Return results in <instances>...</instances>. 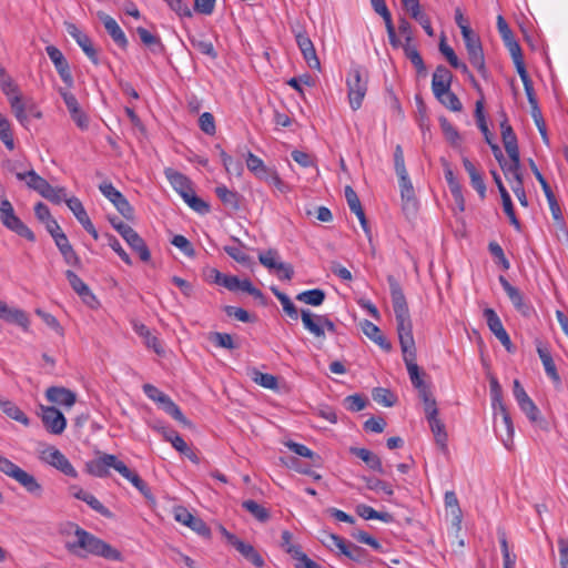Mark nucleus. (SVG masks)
<instances>
[{
    "label": "nucleus",
    "instance_id": "nucleus-1",
    "mask_svg": "<svg viewBox=\"0 0 568 568\" xmlns=\"http://www.w3.org/2000/svg\"><path fill=\"white\" fill-rule=\"evenodd\" d=\"M387 281L390 290V297L396 318L399 345L403 353V361L406 365L407 373L413 386L416 389H419L427 385L423 381L420 369L416 363V347L413 336V324L406 297L399 283L395 280L394 276H388Z\"/></svg>",
    "mask_w": 568,
    "mask_h": 568
},
{
    "label": "nucleus",
    "instance_id": "nucleus-2",
    "mask_svg": "<svg viewBox=\"0 0 568 568\" xmlns=\"http://www.w3.org/2000/svg\"><path fill=\"white\" fill-rule=\"evenodd\" d=\"M387 281L390 290V297L396 318L399 345L403 353V361L406 365L407 373L413 386L416 389H419L427 385L423 381L420 369L416 363V347L413 336V324L406 297L399 283L395 280L394 276H388Z\"/></svg>",
    "mask_w": 568,
    "mask_h": 568
},
{
    "label": "nucleus",
    "instance_id": "nucleus-3",
    "mask_svg": "<svg viewBox=\"0 0 568 568\" xmlns=\"http://www.w3.org/2000/svg\"><path fill=\"white\" fill-rule=\"evenodd\" d=\"M387 281L390 290V297L396 318L399 345L403 353V361L406 365L407 373L413 386L416 389H419L427 385L423 381L420 369L416 363V347L413 336V324L406 297L399 283L395 280L394 276H388Z\"/></svg>",
    "mask_w": 568,
    "mask_h": 568
},
{
    "label": "nucleus",
    "instance_id": "nucleus-4",
    "mask_svg": "<svg viewBox=\"0 0 568 568\" xmlns=\"http://www.w3.org/2000/svg\"><path fill=\"white\" fill-rule=\"evenodd\" d=\"M73 539L65 542V548L78 557L94 555L110 560H121V552L111 545L84 530L78 525L71 524Z\"/></svg>",
    "mask_w": 568,
    "mask_h": 568
},
{
    "label": "nucleus",
    "instance_id": "nucleus-5",
    "mask_svg": "<svg viewBox=\"0 0 568 568\" xmlns=\"http://www.w3.org/2000/svg\"><path fill=\"white\" fill-rule=\"evenodd\" d=\"M368 74L365 69L354 65L346 77L347 97L352 110H358L367 92Z\"/></svg>",
    "mask_w": 568,
    "mask_h": 568
},
{
    "label": "nucleus",
    "instance_id": "nucleus-6",
    "mask_svg": "<svg viewBox=\"0 0 568 568\" xmlns=\"http://www.w3.org/2000/svg\"><path fill=\"white\" fill-rule=\"evenodd\" d=\"M0 221L4 227L17 235L30 241H36L34 233L16 214L13 205L8 199L0 202Z\"/></svg>",
    "mask_w": 568,
    "mask_h": 568
},
{
    "label": "nucleus",
    "instance_id": "nucleus-7",
    "mask_svg": "<svg viewBox=\"0 0 568 568\" xmlns=\"http://www.w3.org/2000/svg\"><path fill=\"white\" fill-rule=\"evenodd\" d=\"M109 221L128 245L139 254L141 261L149 262L151 253L144 240L129 224L120 221L118 217H110Z\"/></svg>",
    "mask_w": 568,
    "mask_h": 568
},
{
    "label": "nucleus",
    "instance_id": "nucleus-8",
    "mask_svg": "<svg viewBox=\"0 0 568 568\" xmlns=\"http://www.w3.org/2000/svg\"><path fill=\"white\" fill-rule=\"evenodd\" d=\"M463 40L468 54L470 64L478 71V73L487 79L488 70L485 64V57L479 37L471 30L463 28Z\"/></svg>",
    "mask_w": 568,
    "mask_h": 568
},
{
    "label": "nucleus",
    "instance_id": "nucleus-9",
    "mask_svg": "<svg viewBox=\"0 0 568 568\" xmlns=\"http://www.w3.org/2000/svg\"><path fill=\"white\" fill-rule=\"evenodd\" d=\"M326 546L332 549H337L341 555H344L352 561L361 564L367 560V551L364 548L337 535H328Z\"/></svg>",
    "mask_w": 568,
    "mask_h": 568
},
{
    "label": "nucleus",
    "instance_id": "nucleus-10",
    "mask_svg": "<svg viewBox=\"0 0 568 568\" xmlns=\"http://www.w3.org/2000/svg\"><path fill=\"white\" fill-rule=\"evenodd\" d=\"M101 193L115 206L119 213L126 220L134 217V210L124 195L112 183L103 182L99 185Z\"/></svg>",
    "mask_w": 568,
    "mask_h": 568
},
{
    "label": "nucleus",
    "instance_id": "nucleus-11",
    "mask_svg": "<svg viewBox=\"0 0 568 568\" xmlns=\"http://www.w3.org/2000/svg\"><path fill=\"white\" fill-rule=\"evenodd\" d=\"M402 209L407 216L415 215L418 211V200L415 195L413 183L407 173L398 174Z\"/></svg>",
    "mask_w": 568,
    "mask_h": 568
},
{
    "label": "nucleus",
    "instance_id": "nucleus-12",
    "mask_svg": "<svg viewBox=\"0 0 568 568\" xmlns=\"http://www.w3.org/2000/svg\"><path fill=\"white\" fill-rule=\"evenodd\" d=\"M109 468H113L121 474L125 471V464L115 455L111 454H103L88 464L89 473L100 478H103L109 474Z\"/></svg>",
    "mask_w": 568,
    "mask_h": 568
},
{
    "label": "nucleus",
    "instance_id": "nucleus-13",
    "mask_svg": "<svg viewBox=\"0 0 568 568\" xmlns=\"http://www.w3.org/2000/svg\"><path fill=\"white\" fill-rule=\"evenodd\" d=\"M41 420L45 429L54 435H60L67 427V419L64 415L54 406H40Z\"/></svg>",
    "mask_w": 568,
    "mask_h": 568
},
{
    "label": "nucleus",
    "instance_id": "nucleus-14",
    "mask_svg": "<svg viewBox=\"0 0 568 568\" xmlns=\"http://www.w3.org/2000/svg\"><path fill=\"white\" fill-rule=\"evenodd\" d=\"M513 393L520 410L531 423H538L540 420V412L518 379L514 381Z\"/></svg>",
    "mask_w": 568,
    "mask_h": 568
},
{
    "label": "nucleus",
    "instance_id": "nucleus-15",
    "mask_svg": "<svg viewBox=\"0 0 568 568\" xmlns=\"http://www.w3.org/2000/svg\"><path fill=\"white\" fill-rule=\"evenodd\" d=\"M10 105L14 116L23 126H27L29 116L36 119L42 118V112L37 106V104L31 101L24 103L19 94H16L12 98H10Z\"/></svg>",
    "mask_w": 568,
    "mask_h": 568
},
{
    "label": "nucleus",
    "instance_id": "nucleus-16",
    "mask_svg": "<svg viewBox=\"0 0 568 568\" xmlns=\"http://www.w3.org/2000/svg\"><path fill=\"white\" fill-rule=\"evenodd\" d=\"M495 416V432L497 436L501 439L504 446L507 449L511 448L513 438H514V424L511 417L506 407H501L498 410V416Z\"/></svg>",
    "mask_w": 568,
    "mask_h": 568
},
{
    "label": "nucleus",
    "instance_id": "nucleus-17",
    "mask_svg": "<svg viewBox=\"0 0 568 568\" xmlns=\"http://www.w3.org/2000/svg\"><path fill=\"white\" fill-rule=\"evenodd\" d=\"M500 133L505 150L510 159V163L520 162L519 148L517 136L508 123L507 115L503 112V121L500 122Z\"/></svg>",
    "mask_w": 568,
    "mask_h": 568
},
{
    "label": "nucleus",
    "instance_id": "nucleus-18",
    "mask_svg": "<svg viewBox=\"0 0 568 568\" xmlns=\"http://www.w3.org/2000/svg\"><path fill=\"white\" fill-rule=\"evenodd\" d=\"M65 30L69 36L78 43V45L82 49L85 55L91 60L95 65L99 64L98 52L93 47V43L88 34L82 32L74 23L65 22Z\"/></svg>",
    "mask_w": 568,
    "mask_h": 568
},
{
    "label": "nucleus",
    "instance_id": "nucleus-19",
    "mask_svg": "<svg viewBox=\"0 0 568 568\" xmlns=\"http://www.w3.org/2000/svg\"><path fill=\"white\" fill-rule=\"evenodd\" d=\"M43 459L49 465L53 466L65 476L75 478L78 476V471L69 462V459L57 448L49 447L43 452Z\"/></svg>",
    "mask_w": 568,
    "mask_h": 568
},
{
    "label": "nucleus",
    "instance_id": "nucleus-20",
    "mask_svg": "<svg viewBox=\"0 0 568 568\" xmlns=\"http://www.w3.org/2000/svg\"><path fill=\"white\" fill-rule=\"evenodd\" d=\"M484 317L487 322L488 328L490 332L496 336V338L503 344V346L510 352L511 351V341L504 328V325L497 315V313L493 308H485L484 310Z\"/></svg>",
    "mask_w": 568,
    "mask_h": 568
},
{
    "label": "nucleus",
    "instance_id": "nucleus-21",
    "mask_svg": "<svg viewBox=\"0 0 568 568\" xmlns=\"http://www.w3.org/2000/svg\"><path fill=\"white\" fill-rule=\"evenodd\" d=\"M65 204L72 211V213L74 214L75 219L83 226V229L90 235H92V237L94 240H98V237H99L98 231L94 227L93 223L91 222V220H90V217H89V215H88L83 204L81 203V201L78 197L72 196V197L65 200Z\"/></svg>",
    "mask_w": 568,
    "mask_h": 568
},
{
    "label": "nucleus",
    "instance_id": "nucleus-22",
    "mask_svg": "<svg viewBox=\"0 0 568 568\" xmlns=\"http://www.w3.org/2000/svg\"><path fill=\"white\" fill-rule=\"evenodd\" d=\"M224 534L230 541V544L248 561H251L255 567H263L264 559L262 556L254 549V547L250 544H246L239 539L235 535L227 532L224 529Z\"/></svg>",
    "mask_w": 568,
    "mask_h": 568
},
{
    "label": "nucleus",
    "instance_id": "nucleus-23",
    "mask_svg": "<svg viewBox=\"0 0 568 568\" xmlns=\"http://www.w3.org/2000/svg\"><path fill=\"white\" fill-rule=\"evenodd\" d=\"M65 277L73 291L87 305L93 308L99 304L95 295L91 292L89 286L73 271H65Z\"/></svg>",
    "mask_w": 568,
    "mask_h": 568
},
{
    "label": "nucleus",
    "instance_id": "nucleus-24",
    "mask_svg": "<svg viewBox=\"0 0 568 568\" xmlns=\"http://www.w3.org/2000/svg\"><path fill=\"white\" fill-rule=\"evenodd\" d=\"M404 10L416 20L425 30L427 36H434V29L430 23L429 17L422 10L419 0H400Z\"/></svg>",
    "mask_w": 568,
    "mask_h": 568
},
{
    "label": "nucleus",
    "instance_id": "nucleus-25",
    "mask_svg": "<svg viewBox=\"0 0 568 568\" xmlns=\"http://www.w3.org/2000/svg\"><path fill=\"white\" fill-rule=\"evenodd\" d=\"M499 283L514 307L525 316L530 315L532 311L531 306L525 302L523 293L517 287L513 286L503 275L499 276Z\"/></svg>",
    "mask_w": 568,
    "mask_h": 568
},
{
    "label": "nucleus",
    "instance_id": "nucleus-26",
    "mask_svg": "<svg viewBox=\"0 0 568 568\" xmlns=\"http://www.w3.org/2000/svg\"><path fill=\"white\" fill-rule=\"evenodd\" d=\"M164 174L171 186L180 194L183 200L194 191L192 181L186 175L175 171L172 168H166L164 170Z\"/></svg>",
    "mask_w": 568,
    "mask_h": 568
},
{
    "label": "nucleus",
    "instance_id": "nucleus-27",
    "mask_svg": "<svg viewBox=\"0 0 568 568\" xmlns=\"http://www.w3.org/2000/svg\"><path fill=\"white\" fill-rule=\"evenodd\" d=\"M98 17L103 23L106 32L112 38V40L121 49H126L129 44L128 38L123 30L120 28L119 23L115 21V19L102 11L98 12Z\"/></svg>",
    "mask_w": 568,
    "mask_h": 568
},
{
    "label": "nucleus",
    "instance_id": "nucleus-28",
    "mask_svg": "<svg viewBox=\"0 0 568 568\" xmlns=\"http://www.w3.org/2000/svg\"><path fill=\"white\" fill-rule=\"evenodd\" d=\"M0 318L12 324H17L23 331L29 329L30 321L28 314L16 307H10L6 302L0 301Z\"/></svg>",
    "mask_w": 568,
    "mask_h": 568
},
{
    "label": "nucleus",
    "instance_id": "nucleus-29",
    "mask_svg": "<svg viewBox=\"0 0 568 568\" xmlns=\"http://www.w3.org/2000/svg\"><path fill=\"white\" fill-rule=\"evenodd\" d=\"M45 397L50 403L71 408L77 402L74 392L60 386H51L45 390Z\"/></svg>",
    "mask_w": 568,
    "mask_h": 568
},
{
    "label": "nucleus",
    "instance_id": "nucleus-30",
    "mask_svg": "<svg viewBox=\"0 0 568 568\" xmlns=\"http://www.w3.org/2000/svg\"><path fill=\"white\" fill-rule=\"evenodd\" d=\"M452 72L445 65H438L433 73L432 90L435 97L445 94L450 89Z\"/></svg>",
    "mask_w": 568,
    "mask_h": 568
},
{
    "label": "nucleus",
    "instance_id": "nucleus-31",
    "mask_svg": "<svg viewBox=\"0 0 568 568\" xmlns=\"http://www.w3.org/2000/svg\"><path fill=\"white\" fill-rule=\"evenodd\" d=\"M296 43L308 67L312 69H318L321 62L317 58L316 50L310 37L306 33L300 32L296 34Z\"/></svg>",
    "mask_w": 568,
    "mask_h": 568
},
{
    "label": "nucleus",
    "instance_id": "nucleus-32",
    "mask_svg": "<svg viewBox=\"0 0 568 568\" xmlns=\"http://www.w3.org/2000/svg\"><path fill=\"white\" fill-rule=\"evenodd\" d=\"M463 165L469 175L471 186L476 190L480 199H485L487 189L483 173L468 158H463Z\"/></svg>",
    "mask_w": 568,
    "mask_h": 568
},
{
    "label": "nucleus",
    "instance_id": "nucleus-33",
    "mask_svg": "<svg viewBox=\"0 0 568 568\" xmlns=\"http://www.w3.org/2000/svg\"><path fill=\"white\" fill-rule=\"evenodd\" d=\"M320 317H324V315L314 314L310 310H301V318L304 328L314 337L325 339V332L323 329V323H320Z\"/></svg>",
    "mask_w": 568,
    "mask_h": 568
},
{
    "label": "nucleus",
    "instance_id": "nucleus-34",
    "mask_svg": "<svg viewBox=\"0 0 568 568\" xmlns=\"http://www.w3.org/2000/svg\"><path fill=\"white\" fill-rule=\"evenodd\" d=\"M349 452L351 454L362 459L369 469L381 475L387 474L385 468L383 467L382 459L373 452L361 447H351Z\"/></svg>",
    "mask_w": 568,
    "mask_h": 568
},
{
    "label": "nucleus",
    "instance_id": "nucleus-35",
    "mask_svg": "<svg viewBox=\"0 0 568 568\" xmlns=\"http://www.w3.org/2000/svg\"><path fill=\"white\" fill-rule=\"evenodd\" d=\"M17 179L19 181H24L28 187L37 191L40 195L48 191V186L50 185V183L40 176L33 169H29L24 172H17Z\"/></svg>",
    "mask_w": 568,
    "mask_h": 568
},
{
    "label": "nucleus",
    "instance_id": "nucleus-36",
    "mask_svg": "<svg viewBox=\"0 0 568 568\" xmlns=\"http://www.w3.org/2000/svg\"><path fill=\"white\" fill-rule=\"evenodd\" d=\"M363 333L375 344H377L382 349L389 352L392 349V344L387 341V338L383 335L382 331L374 323L365 320L362 323Z\"/></svg>",
    "mask_w": 568,
    "mask_h": 568
},
{
    "label": "nucleus",
    "instance_id": "nucleus-37",
    "mask_svg": "<svg viewBox=\"0 0 568 568\" xmlns=\"http://www.w3.org/2000/svg\"><path fill=\"white\" fill-rule=\"evenodd\" d=\"M14 480L19 483L29 494L34 497H41L43 488L37 478L28 471L21 469Z\"/></svg>",
    "mask_w": 568,
    "mask_h": 568
},
{
    "label": "nucleus",
    "instance_id": "nucleus-38",
    "mask_svg": "<svg viewBox=\"0 0 568 568\" xmlns=\"http://www.w3.org/2000/svg\"><path fill=\"white\" fill-rule=\"evenodd\" d=\"M14 480L19 483L29 494L34 497H41L43 488L37 478L28 471L21 469Z\"/></svg>",
    "mask_w": 568,
    "mask_h": 568
},
{
    "label": "nucleus",
    "instance_id": "nucleus-39",
    "mask_svg": "<svg viewBox=\"0 0 568 568\" xmlns=\"http://www.w3.org/2000/svg\"><path fill=\"white\" fill-rule=\"evenodd\" d=\"M430 430L434 435L436 445L440 448L443 453H447L448 446H447V433L444 423L436 417H432L427 419Z\"/></svg>",
    "mask_w": 568,
    "mask_h": 568
},
{
    "label": "nucleus",
    "instance_id": "nucleus-40",
    "mask_svg": "<svg viewBox=\"0 0 568 568\" xmlns=\"http://www.w3.org/2000/svg\"><path fill=\"white\" fill-rule=\"evenodd\" d=\"M57 247L59 248L61 255L64 258V262L71 266H79L81 261L72 245L70 244L67 235H60L54 241Z\"/></svg>",
    "mask_w": 568,
    "mask_h": 568
},
{
    "label": "nucleus",
    "instance_id": "nucleus-41",
    "mask_svg": "<svg viewBox=\"0 0 568 568\" xmlns=\"http://www.w3.org/2000/svg\"><path fill=\"white\" fill-rule=\"evenodd\" d=\"M215 194L225 206L234 211L240 209L241 195L236 191H232L222 184L215 187Z\"/></svg>",
    "mask_w": 568,
    "mask_h": 568
},
{
    "label": "nucleus",
    "instance_id": "nucleus-42",
    "mask_svg": "<svg viewBox=\"0 0 568 568\" xmlns=\"http://www.w3.org/2000/svg\"><path fill=\"white\" fill-rule=\"evenodd\" d=\"M189 41L200 53L210 57L212 60L217 58V52L214 49L212 41L204 36H189Z\"/></svg>",
    "mask_w": 568,
    "mask_h": 568
},
{
    "label": "nucleus",
    "instance_id": "nucleus-43",
    "mask_svg": "<svg viewBox=\"0 0 568 568\" xmlns=\"http://www.w3.org/2000/svg\"><path fill=\"white\" fill-rule=\"evenodd\" d=\"M0 408L8 417L23 424L24 426L30 425L29 417L13 402L0 398Z\"/></svg>",
    "mask_w": 568,
    "mask_h": 568
},
{
    "label": "nucleus",
    "instance_id": "nucleus-44",
    "mask_svg": "<svg viewBox=\"0 0 568 568\" xmlns=\"http://www.w3.org/2000/svg\"><path fill=\"white\" fill-rule=\"evenodd\" d=\"M537 353L539 355V358L544 365L546 374L556 383L560 382V377L557 373V368L555 365V362L551 357V354L547 347L538 346Z\"/></svg>",
    "mask_w": 568,
    "mask_h": 568
},
{
    "label": "nucleus",
    "instance_id": "nucleus-45",
    "mask_svg": "<svg viewBox=\"0 0 568 568\" xmlns=\"http://www.w3.org/2000/svg\"><path fill=\"white\" fill-rule=\"evenodd\" d=\"M444 174L453 197L459 204L460 210H464V196L460 183L449 166H446Z\"/></svg>",
    "mask_w": 568,
    "mask_h": 568
},
{
    "label": "nucleus",
    "instance_id": "nucleus-46",
    "mask_svg": "<svg viewBox=\"0 0 568 568\" xmlns=\"http://www.w3.org/2000/svg\"><path fill=\"white\" fill-rule=\"evenodd\" d=\"M136 33L139 34L142 43L150 48L153 53H161L164 50V47L161 42L160 37L152 34L149 30L143 27L136 28Z\"/></svg>",
    "mask_w": 568,
    "mask_h": 568
},
{
    "label": "nucleus",
    "instance_id": "nucleus-47",
    "mask_svg": "<svg viewBox=\"0 0 568 568\" xmlns=\"http://www.w3.org/2000/svg\"><path fill=\"white\" fill-rule=\"evenodd\" d=\"M506 179L511 184V190L514 193H518L520 191H524V184H523V176L520 173V162L510 163V166L505 169L504 172Z\"/></svg>",
    "mask_w": 568,
    "mask_h": 568
},
{
    "label": "nucleus",
    "instance_id": "nucleus-48",
    "mask_svg": "<svg viewBox=\"0 0 568 568\" xmlns=\"http://www.w3.org/2000/svg\"><path fill=\"white\" fill-rule=\"evenodd\" d=\"M361 478L365 483L367 489L373 490L375 493H383L388 497L394 495L392 484L376 477L362 476Z\"/></svg>",
    "mask_w": 568,
    "mask_h": 568
},
{
    "label": "nucleus",
    "instance_id": "nucleus-49",
    "mask_svg": "<svg viewBox=\"0 0 568 568\" xmlns=\"http://www.w3.org/2000/svg\"><path fill=\"white\" fill-rule=\"evenodd\" d=\"M128 479L145 498L152 499L151 489L148 484L125 465V471L120 474Z\"/></svg>",
    "mask_w": 568,
    "mask_h": 568
},
{
    "label": "nucleus",
    "instance_id": "nucleus-50",
    "mask_svg": "<svg viewBox=\"0 0 568 568\" xmlns=\"http://www.w3.org/2000/svg\"><path fill=\"white\" fill-rule=\"evenodd\" d=\"M489 390L494 415L498 416V410H500L501 407H506V405L503 402L501 386L495 376L489 377Z\"/></svg>",
    "mask_w": 568,
    "mask_h": 568
},
{
    "label": "nucleus",
    "instance_id": "nucleus-51",
    "mask_svg": "<svg viewBox=\"0 0 568 568\" xmlns=\"http://www.w3.org/2000/svg\"><path fill=\"white\" fill-rule=\"evenodd\" d=\"M356 513L358 516L366 520L377 519L384 523H389L393 519L390 514L377 511L373 507L365 504L357 505Z\"/></svg>",
    "mask_w": 568,
    "mask_h": 568
},
{
    "label": "nucleus",
    "instance_id": "nucleus-52",
    "mask_svg": "<svg viewBox=\"0 0 568 568\" xmlns=\"http://www.w3.org/2000/svg\"><path fill=\"white\" fill-rule=\"evenodd\" d=\"M296 300L307 305L320 306L325 300V292L321 288L307 290L298 293Z\"/></svg>",
    "mask_w": 568,
    "mask_h": 568
},
{
    "label": "nucleus",
    "instance_id": "nucleus-53",
    "mask_svg": "<svg viewBox=\"0 0 568 568\" xmlns=\"http://www.w3.org/2000/svg\"><path fill=\"white\" fill-rule=\"evenodd\" d=\"M246 166L257 179L262 180L263 178H267V171L270 169L264 164L261 158L252 152L247 153Z\"/></svg>",
    "mask_w": 568,
    "mask_h": 568
},
{
    "label": "nucleus",
    "instance_id": "nucleus-54",
    "mask_svg": "<svg viewBox=\"0 0 568 568\" xmlns=\"http://www.w3.org/2000/svg\"><path fill=\"white\" fill-rule=\"evenodd\" d=\"M405 57L413 63L418 73H424L426 71L425 63L423 61L422 55L419 54L417 48L412 43H404L402 45Z\"/></svg>",
    "mask_w": 568,
    "mask_h": 568
},
{
    "label": "nucleus",
    "instance_id": "nucleus-55",
    "mask_svg": "<svg viewBox=\"0 0 568 568\" xmlns=\"http://www.w3.org/2000/svg\"><path fill=\"white\" fill-rule=\"evenodd\" d=\"M287 552L298 561L296 568H323L316 561L308 558L302 550L300 546H290L287 548Z\"/></svg>",
    "mask_w": 568,
    "mask_h": 568
},
{
    "label": "nucleus",
    "instance_id": "nucleus-56",
    "mask_svg": "<svg viewBox=\"0 0 568 568\" xmlns=\"http://www.w3.org/2000/svg\"><path fill=\"white\" fill-rule=\"evenodd\" d=\"M251 378L253 382L258 384L260 386L267 388V389H276L277 388V378L267 373H262L256 368H253L250 373Z\"/></svg>",
    "mask_w": 568,
    "mask_h": 568
},
{
    "label": "nucleus",
    "instance_id": "nucleus-57",
    "mask_svg": "<svg viewBox=\"0 0 568 568\" xmlns=\"http://www.w3.org/2000/svg\"><path fill=\"white\" fill-rule=\"evenodd\" d=\"M242 507L261 523H265L270 518L268 510L255 500H244Z\"/></svg>",
    "mask_w": 568,
    "mask_h": 568
},
{
    "label": "nucleus",
    "instance_id": "nucleus-58",
    "mask_svg": "<svg viewBox=\"0 0 568 568\" xmlns=\"http://www.w3.org/2000/svg\"><path fill=\"white\" fill-rule=\"evenodd\" d=\"M475 118L477 121V125L481 133L485 136V140L487 143H490L493 141L491 133L487 126V122L484 114V102L483 100H479L476 102V109H475Z\"/></svg>",
    "mask_w": 568,
    "mask_h": 568
},
{
    "label": "nucleus",
    "instance_id": "nucleus-59",
    "mask_svg": "<svg viewBox=\"0 0 568 568\" xmlns=\"http://www.w3.org/2000/svg\"><path fill=\"white\" fill-rule=\"evenodd\" d=\"M373 399L385 407H392L396 402L395 395L389 389L383 387H377L373 390Z\"/></svg>",
    "mask_w": 568,
    "mask_h": 568
},
{
    "label": "nucleus",
    "instance_id": "nucleus-60",
    "mask_svg": "<svg viewBox=\"0 0 568 568\" xmlns=\"http://www.w3.org/2000/svg\"><path fill=\"white\" fill-rule=\"evenodd\" d=\"M505 45L509 51V54L513 59L516 70L519 71V70L526 69L523 51H521V48H520L519 43L517 42V40H514Z\"/></svg>",
    "mask_w": 568,
    "mask_h": 568
},
{
    "label": "nucleus",
    "instance_id": "nucleus-61",
    "mask_svg": "<svg viewBox=\"0 0 568 568\" xmlns=\"http://www.w3.org/2000/svg\"><path fill=\"white\" fill-rule=\"evenodd\" d=\"M435 98L450 111L458 112L463 109L460 100L454 92L450 91V89L446 91L445 94Z\"/></svg>",
    "mask_w": 568,
    "mask_h": 568
},
{
    "label": "nucleus",
    "instance_id": "nucleus-62",
    "mask_svg": "<svg viewBox=\"0 0 568 568\" xmlns=\"http://www.w3.org/2000/svg\"><path fill=\"white\" fill-rule=\"evenodd\" d=\"M225 253L241 264H247L250 262V256L243 250L242 243L237 242L236 245H226L224 246Z\"/></svg>",
    "mask_w": 568,
    "mask_h": 568
},
{
    "label": "nucleus",
    "instance_id": "nucleus-63",
    "mask_svg": "<svg viewBox=\"0 0 568 568\" xmlns=\"http://www.w3.org/2000/svg\"><path fill=\"white\" fill-rule=\"evenodd\" d=\"M160 409H162L176 422L183 425H187V419L183 415L180 407L172 400V398L168 399L166 403H164V405H162Z\"/></svg>",
    "mask_w": 568,
    "mask_h": 568
},
{
    "label": "nucleus",
    "instance_id": "nucleus-64",
    "mask_svg": "<svg viewBox=\"0 0 568 568\" xmlns=\"http://www.w3.org/2000/svg\"><path fill=\"white\" fill-rule=\"evenodd\" d=\"M258 261L262 265L267 267L268 270H277L278 264L283 262L278 261V253L276 250H267L266 252H262L258 255Z\"/></svg>",
    "mask_w": 568,
    "mask_h": 568
}]
</instances>
